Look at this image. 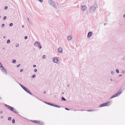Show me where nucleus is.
Instances as JSON below:
<instances>
[{
    "instance_id": "17",
    "label": "nucleus",
    "mask_w": 125,
    "mask_h": 125,
    "mask_svg": "<svg viewBox=\"0 0 125 125\" xmlns=\"http://www.w3.org/2000/svg\"><path fill=\"white\" fill-rule=\"evenodd\" d=\"M16 62V60L13 59L12 61V62L13 63H15Z\"/></svg>"
},
{
    "instance_id": "41",
    "label": "nucleus",
    "mask_w": 125,
    "mask_h": 125,
    "mask_svg": "<svg viewBox=\"0 0 125 125\" xmlns=\"http://www.w3.org/2000/svg\"><path fill=\"white\" fill-rule=\"evenodd\" d=\"M23 70L22 69H21L20 70V71L21 72H23Z\"/></svg>"
},
{
    "instance_id": "31",
    "label": "nucleus",
    "mask_w": 125,
    "mask_h": 125,
    "mask_svg": "<svg viewBox=\"0 0 125 125\" xmlns=\"http://www.w3.org/2000/svg\"><path fill=\"white\" fill-rule=\"evenodd\" d=\"M111 73L112 75L114 74L115 73L113 71H112L111 72Z\"/></svg>"
},
{
    "instance_id": "18",
    "label": "nucleus",
    "mask_w": 125,
    "mask_h": 125,
    "mask_svg": "<svg viewBox=\"0 0 125 125\" xmlns=\"http://www.w3.org/2000/svg\"><path fill=\"white\" fill-rule=\"evenodd\" d=\"M88 112H92L95 111V110H87Z\"/></svg>"
},
{
    "instance_id": "32",
    "label": "nucleus",
    "mask_w": 125,
    "mask_h": 125,
    "mask_svg": "<svg viewBox=\"0 0 125 125\" xmlns=\"http://www.w3.org/2000/svg\"><path fill=\"white\" fill-rule=\"evenodd\" d=\"M13 25V24L12 23H11L9 24V25L10 26H12Z\"/></svg>"
},
{
    "instance_id": "50",
    "label": "nucleus",
    "mask_w": 125,
    "mask_h": 125,
    "mask_svg": "<svg viewBox=\"0 0 125 125\" xmlns=\"http://www.w3.org/2000/svg\"><path fill=\"white\" fill-rule=\"evenodd\" d=\"M123 17L124 18H125V14L123 15Z\"/></svg>"
},
{
    "instance_id": "49",
    "label": "nucleus",
    "mask_w": 125,
    "mask_h": 125,
    "mask_svg": "<svg viewBox=\"0 0 125 125\" xmlns=\"http://www.w3.org/2000/svg\"><path fill=\"white\" fill-rule=\"evenodd\" d=\"M125 71H122V73H125Z\"/></svg>"
},
{
    "instance_id": "12",
    "label": "nucleus",
    "mask_w": 125,
    "mask_h": 125,
    "mask_svg": "<svg viewBox=\"0 0 125 125\" xmlns=\"http://www.w3.org/2000/svg\"><path fill=\"white\" fill-rule=\"evenodd\" d=\"M58 52L60 53H62V49L61 47H59L58 49Z\"/></svg>"
},
{
    "instance_id": "26",
    "label": "nucleus",
    "mask_w": 125,
    "mask_h": 125,
    "mask_svg": "<svg viewBox=\"0 0 125 125\" xmlns=\"http://www.w3.org/2000/svg\"><path fill=\"white\" fill-rule=\"evenodd\" d=\"M36 76V75L34 74H33V75L31 76V77L32 78H34Z\"/></svg>"
},
{
    "instance_id": "56",
    "label": "nucleus",
    "mask_w": 125,
    "mask_h": 125,
    "mask_svg": "<svg viewBox=\"0 0 125 125\" xmlns=\"http://www.w3.org/2000/svg\"><path fill=\"white\" fill-rule=\"evenodd\" d=\"M111 81H113V80L112 79H111Z\"/></svg>"
},
{
    "instance_id": "16",
    "label": "nucleus",
    "mask_w": 125,
    "mask_h": 125,
    "mask_svg": "<svg viewBox=\"0 0 125 125\" xmlns=\"http://www.w3.org/2000/svg\"><path fill=\"white\" fill-rule=\"evenodd\" d=\"M105 106L104 104V103L103 104H100L99 106L100 107H102Z\"/></svg>"
},
{
    "instance_id": "47",
    "label": "nucleus",
    "mask_w": 125,
    "mask_h": 125,
    "mask_svg": "<svg viewBox=\"0 0 125 125\" xmlns=\"http://www.w3.org/2000/svg\"><path fill=\"white\" fill-rule=\"evenodd\" d=\"M2 111H0V114H1L2 113Z\"/></svg>"
},
{
    "instance_id": "43",
    "label": "nucleus",
    "mask_w": 125,
    "mask_h": 125,
    "mask_svg": "<svg viewBox=\"0 0 125 125\" xmlns=\"http://www.w3.org/2000/svg\"><path fill=\"white\" fill-rule=\"evenodd\" d=\"M65 109L66 110H69V109L68 108H65Z\"/></svg>"
},
{
    "instance_id": "6",
    "label": "nucleus",
    "mask_w": 125,
    "mask_h": 125,
    "mask_svg": "<svg viewBox=\"0 0 125 125\" xmlns=\"http://www.w3.org/2000/svg\"><path fill=\"white\" fill-rule=\"evenodd\" d=\"M49 105H50L51 106H53L54 107H57V108H60L61 107L60 106H59V105H56V104H52L50 103Z\"/></svg>"
},
{
    "instance_id": "3",
    "label": "nucleus",
    "mask_w": 125,
    "mask_h": 125,
    "mask_svg": "<svg viewBox=\"0 0 125 125\" xmlns=\"http://www.w3.org/2000/svg\"><path fill=\"white\" fill-rule=\"evenodd\" d=\"M97 5H95L94 6H91L90 8L89 11L91 13H93L95 12L96 8L97 7Z\"/></svg>"
},
{
    "instance_id": "2",
    "label": "nucleus",
    "mask_w": 125,
    "mask_h": 125,
    "mask_svg": "<svg viewBox=\"0 0 125 125\" xmlns=\"http://www.w3.org/2000/svg\"><path fill=\"white\" fill-rule=\"evenodd\" d=\"M5 105L8 109L12 111L13 112H14L16 113H18L17 112L16 110L13 107L6 104H5Z\"/></svg>"
},
{
    "instance_id": "29",
    "label": "nucleus",
    "mask_w": 125,
    "mask_h": 125,
    "mask_svg": "<svg viewBox=\"0 0 125 125\" xmlns=\"http://www.w3.org/2000/svg\"><path fill=\"white\" fill-rule=\"evenodd\" d=\"M11 118L10 117H9L8 118V120L9 121H10L11 120Z\"/></svg>"
},
{
    "instance_id": "15",
    "label": "nucleus",
    "mask_w": 125,
    "mask_h": 125,
    "mask_svg": "<svg viewBox=\"0 0 125 125\" xmlns=\"http://www.w3.org/2000/svg\"><path fill=\"white\" fill-rule=\"evenodd\" d=\"M72 36L71 35H68L67 37V39L68 40L70 41L72 39Z\"/></svg>"
},
{
    "instance_id": "44",
    "label": "nucleus",
    "mask_w": 125,
    "mask_h": 125,
    "mask_svg": "<svg viewBox=\"0 0 125 125\" xmlns=\"http://www.w3.org/2000/svg\"><path fill=\"white\" fill-rule=\"evenodd\" d=\"M21 65L20 64H19L18 65H17V67H19Z\"/></svg>"
},
{
    "instance_id": "51",
    "label": "nucleus",
    "mask_w": 125,
    "mask_h": 125,
    "mask_svg": "<svg viewBox=\"0 0 125 125\" xmlns=\"http://www.w3.org/2000/svg\"><path fill=\"white\" fill-rule=\"evenodd\" d=\"M19 84L21 86H21L22 85L21 84V83H19Z\"/></svg>"
},
{
    "instance_id": "5",
    "label": "nucleus",
    "mask_w": 125,
    "mask_h": 125,
    "mask_svg": "<svg viewBox=\"0 0 125 125\" xmlns=\"http://www.w3.org/2000/svg\"><path fill=\"white\" fill-rule=\"evenodd\" d=\"M120 89H120L114 95L115 97L118 96L119 95H120V94L122 93L123 92L122 90H121L120 91H119V90Z\"/></svg>"
},
{
    "instance_id": "24",
    "label": "nucleus",
    "mask_w": 125,
    "mask_h": 125,
    "mask_svg": "<svg viewBox=\"0 0 125 125\" xmlns=\"http://www.w3.org/2000/svg\"><path fill=\"white\" fill-rule=\"evenodd\" d=\"M24 90L26 87L24 86L23 85H22L21 87Z\"/></svg>"
},
{
    "instance_id": "36",
    "label": "nucleus",
    "mask_w": 125,
    "mask_h": 125,
    "mask_svg": "<svg viewBox=\"0 0 125 125\" xmlns=\"http://www.w3.org/2000/svg\"><path fill=\"white\" fill-rule=\"evenodd\" d=\"M19 43H17L16 44L15 46L16 47H18L19 46Z\"/></svg>"
},
{
    "instance_id": "64",
    "label": "nucleus",
    "mask_w": 125,
    "mask_h": 125,
    "mask_svg": "<svg viewBox=\"0 0 125 125\" xmlns=\"http://www.w3.org/2000/svg\"><path fill=\"white\" fill-rule=\"evenodd\" d=\"M39 99V100H41V101H42V100H41V99Z\"/></svg>"
},
{
    "instance_id": "14",
    "label": "nucleus",
    "mask_w": 125,
    "mask_h": 125,
    "mask_svg": "<svg viewBox=\"0 0 125 125\" xmlns=\"http://www.w3.org/2000/svg\"><path fill=\"white\" fill-rule=\"evenodd\" d=\"M105 106H109L110 104V102H108L104 103Z\"/></svg>"
},
{
    "instance_id": "48",
    "label": "nucleus",
    "mask_w": 125,
    "mask_h": 125,
    "mask_svg": "<svg viewBox=\"0 0 125 125\" xmlns=\"http://www.w3.org/2000/svg\"><path fill=\"white\" fill-rule=\"evenodd\" d=\"M3 118V116H1L0 117V118L1 119H2Z\"/></svg>"
},
{
    "instance_id": "38",
    "label": "nucleus",
    "mask_w": 125,
    "mask_h": 125,
    "mask_svg": "<svg viewBox=\"0 0 125 125\" xmlns=\"http://www.w3.org/2000/svg\"><path fill=\"white\" fill-rule=\"evenodd\" d=\"M8 8V7L7 6H6L5 7H4V9H5V10H6Z\"/></svg>"
},
{
    "instance_id": "59",
    "label": "nucleus",
    "mask_w": 125,
    "mask_h": 125,
    "mask_svg": "<svg viewBox=\"0 0 125 125\" xmlns=\"http://www.w3.org/2000/svg\"><path fill=\"white\" fill-rule=\"evenodd\" d=\"M36 97V98H37L38 99H39L38 98V97Z\"/></svg>"
},
{
    "instance_id": "37",
    "label": "nucleus",
    "mask_w": 125,
    "mask_h": 125,
    "mask_svg": "<svg viewBox=\"0 0 125 125\" xmlns=\"http://www.w3.org/2000/svg\"><path fill=\"white\" fill-rule=\"evenodd\" d=\"M5 26V24H3L1 25V27L3 28Z\"/></svg>"
},
{
    "instance_id": "55",
    "label": "nucleus",
    "mask_w": 125,
    "mask_h": 125,
    "mask_svg": "<svg viewBox=\"0 0 125 125\" xmlns=\"http://www.w3.org/2000/svg\"><path fill=\"white\" fill-rule=\"evenodd\" d=\"M69 84H68L67 85V86L68 87H69Z\"/></svg>"
},
{
    "instance_id": "45",
    "label": "nucleus",
    "mask_w": 125,
    "mask_h": 125,
    "mask_svg": "<svg viewBox=\"0 0 125 125\" xmlns=\"http://www.w3.org/2000/svg\"><path fill=\"white\" fill-rule=\"evenodd\" d=\"M33 66L34 67H35L36 66V65H33Z\"/></svg>"
},
{
    "instance_id": "1",
    "label": "nucleus",
    "mask_w": 125,
    "mask_h": 125,
    "mask_svg": "<svg viewBox=\"0 0 125 125\" xmlns=\"http://www.w3.org/2000/svg\"><path fill=\"white\" fill-rule=\"evenodd\" d=\"M48 2L51 6L53 7L55 9L57 7V3H55L53 0H49Z\"/></svg>"
},
{
    "instance_id": "42",
    "label": "nucleus",
    "mask_w": 125,
    "mask_h": 125,
    "mask_svg": "<svg viewBox=\"0 0 125 125\" xmlns=\"http://www.w3.org/2000/svg\"><path fill=\"white\" fill-rule=\"evenodd\" d=\"M123 59L125 61V55L124 56Z\"/></svg>"
},
{
    "instance_id": "22",
    "label": "nucleus",
    "mask_w": 125,
    "mask_h": 125,
    "mask_svg": "<svg viewBox=\"0 0 125 125\" xmlns=\"http://www.w3.org/2000/svg\"><path fill=\"white\" fill-rule=\"evenodd\" d=\"M38 124H39L41 125H43V123L42 122H40V121L39 123Z\"/></svg>"
},
{
    "instance_id": "25",
    "label": "nucleus",
    "mask_w": 125,
    "mask_h": 125,
    "mask_svg": "<svg viewBox=\"0 0 125 125\" xmlns=\"http://www.w3.org/2000/svg\"><path fill=\"white\" fill-rule=\"evenodd\" d=\"M10 40H7V43L9 44L10 43Z\"/></svg>"
},
{
    "instance_id": "27",
    "label": "nucleus",
    "mask_w": 125,
    "mask_h": 125,
    "mask_svg": "<svg viewBox=\"0 0 125 125\" xmlns=\"http://www.w3.org/2000/svg\"><path fill=\"white\" fill-rule=\"evenodd\" d=\"M115 97L114 95H113L110 98V99H112L113 98H114Z\"/></svg>"
},
{
    "instance_id": "33",
    "label": "nucleus",
    "mask_w": 125,
    "mask_h": 125,
    "mask_svg": "<svg viewBox=\"0 0 125 125\" xmlns=\"http://www.w3.org/2000/svg\"><path fill=\"white\" fill-rule=\"evenodd\" d=\"M7 18V17L6 16H5L3 17V20H6Z\"/></svg>"
},
{
    "instance_id": "60",
    "label": "nucleus",
    "mask_w": 125,
    "mask_h": 125,
    "mask_svg": "<svg viewBox=\"0 0 125 125\" xmlns=\"http://www.w3.org/2000/svg\"><path fill=\"white\" fill-rule=\"evenodd\" d=\"M62 94H64V92H62Z\"/></svg>"
},
{
    "instance_id": "52",
    "label": "nucleus",
    "mask_w": 125,
    "mask_h": 125,
    "mask_svg": "<svg viewBox=\"0 0 125 125\" xmlns=\"http://www.w3.org/2000/svg\"><path fill=\"white\" fill-rule=\"evenodd\" d=\"M45 93H46V92H45V91H44V92H43V93L44 94H45Z\"/></svg>"
},
{
    "instance_id": "61",
    "label": "nucleus",
    "mask_w": 125,
    "mask_h": 125,
    "mask_svg": "<svg viewBox=\"0 0 125 125\" xmlns=\"http://www.w3.org/2000/svg\"><path fill=\"white\" fill-rule=\"evenodd\" d=\"M2 49H4V48H3Z\"/></svg>"
},
{
    "instance_id": "10",
    "label": "nucleus",
    "mask_w": 125,
    "mask_h": 125,
    "mask_svg": "<svg viewBox=\"0 0 125 125\" xmlns=\"http://www.w3.org/2000/svg\"><path fill=\"white\" fill-rule=\"evenodd\" d=\"M82 10L83 11H84L85 10H86L87 9V7L86 5H83L82 6Z\"/></svg>"
},
{
    "instance_id": "21",
    "label": "nucleus",
    "mask_w": 125,
    "mask_h": 125,
    "mask_svg": "<svg viewBox=\"0 0 125 125\" xmlns=\"http://www.w3.org/2000/svg\"><path fill=\"white\" fill-rule=\"evenodd\" d=\"M43 102H44V103H45L47 104L48 105H49V104H50V103H48V102H45V101H43Z\"/></svg>"
},
{
    "instance_id": "35",
    "label": "nucleus",
    "mask_w": 125,
    "mask_h": 125,
    "mask_svg": "<svg viewBox=\"0 0 125 125\" xmlns=\"http://www.w3.org/2000/svg\"><path fill=\"white\" fill-rule=\"evenodd\" d=\"M0 67L1 68H2V67H3L2 64L0 62Z\"/></svg>"
},
{
    "instance_id": "63",
    "label": "nucleus",
    "mask_w": 125,
    "mask_h": 125,
    "mask_svg": "<svg viewBox=\"0 0 125 125\" xmlns=\"http://www.w3.org/2000/svg\"><path fill=\"white\" fill-rule=\"evenodd\" d=\"M39 99V100H41V101H42V100H41V99Z\"/></svg>"
},
{
    "instance_id": "9",
    "label": "nucleus",
    "mask_w": 125,
    "mask_h": 125,
    "mask_svg": "<svg viewBox=\"0 0 125 125\" xmlns=\"http://www.w3.org/2000/svg\"><path fill=\"white\" fill-rule=\"evenodd\" d=\"M24 90L25 91L27 92L29 94H30L32 95V94L31 93V92L30 90L27 89L26 88Z\"/></svg>"
},
{
    "instance_id": "13",
    "label": "nucleus",
    "mask_w": 125,
    "mask_h": 125,
    "mask_svg": "<svg viewBox=\"0 0 125 125\" xmlns=\"http://www.w3.org/2000/svg\"><path fill=\"white\" fill-rule=\"evenodd\" d=\"M31 121L35 123L38 124L39 123L40 121L38 120H31Z\"/></svg>"
},
{
    "instance_id": "23",
    "label": "nucleus",
    "mask_w": 125,
    "mask_h": 125,
    "mask_svg": "<svg viewBox=\"0 0 125 125\" xmlns=\"http://www.w3.org/2000/svg\"><path fill=\"white\" fill-rule=\"evenodd\" d=\"M46 56L45 55H44L42 56V58L43 59H45L46 58Z\"/></svg>"
},
{
    "instance_id": "8",
    "label": "nucleus",
    "mask_w": 125,
    "mask_h": 125,
    "mask_svg": "<svg viewBox=\"0 0 125 125\" xmlns=\"http://www.w3.org/2000/svg\"><path fill=\"white\" fill-rule=\"evenodd\" d=\"M1 70L3 73H5L6 74H7L6 71L3 67L1 68Z\"/></svg>"
},
{
    "instance_id": "57",
    "label": "nucleus",
    "mask_w": 125,
    "mask_h": 125,
    "mask_svg": "<svg viewBox=\"0 0 125 125\" xmlns=\"http://www.w3.org/2000/svg\"><path fill=\"white\" fill-rule=\"evenodd\" d=\"M107 24L106 23H105L104 24V25H106Z\"/></svg>"
},
{
    "instance_id": "62",
    "label": "nucleus",
    "mask_w": 125,
    "mask_h": 125,
    "mask_svg": "<svg viewBox=\"0 0 125 125\" xmlns=\"http://www.w3.org/2000/svg\"><path fill=\"white\" fill-rule=\"evenodd\" d=\"M77 110H74V111H77Z\"/></svg>"
},
{
    "instance_id": "39",
    "label": "nucleus",
    "mask_w": 125,
    "mask_h": 125,
    "mask_svg": "<svg viewBox=\"0 0 125 125\" xmlns=\"http://www.w3.org/2000/svg\"><path fill=\"white\" fill-rule=\"evenodd\" d=\"M39 1L42 3L43 2V0H38Z\"/></svg>"
},
{
    "instance_id": "20",
    "label": "nucleus",
    "mask_w": 125,
    "mask_h": 125,
    "mask_svg": "<svg viewBox=\"0 0 125 125\" xmlns=\"http://www.w3.org/2000/svg\"><path fill=\"white\" fill-rule=\"evenodd\" d=\"M15 122V120L14 119H13L12 120V123L13 124H14Z\"/></svg>"
},
{
    "instance_id": "40",
    "label": "nucleus",
    "mask_w": 125,
    "mask_h": 125,
    "mask_svg": "<svg viewBox=\"0 0 125 125\" xmlns=\"http://www.w3.org/2000/svg\"><path fill=\"white\" fill-rule=\"evenodd\" d=\"M37 69H35L34 70V71L35 72H37Z\"/></svg>"
},
{
    "instance_id": "58",
    "label": "nucleus",
    "mask_w": 125,
    "mask_h": 125,
    "mask_svg": "<svg viewBox=\"0 0 125 125\" xmlns=\"http://www.w3.org/2000/svg\"><path fill=\"white\" fill-rule=\"evenodd\" d=\"M24 27V25H22V28H23V27Z\"/></svg>"
},
{
    "instance_id": "54",
    "label": "nucleus",
    "mask_w": 125,
    "mask_h": 125,
    "mask_svg": "<svg viewBox=\"0 0 125 125\" xmlns=\"http://www.w3.org/2000/svg\"><path fill=\"white\" fill-rule=\"evenodd\" d=\"M3 38H6L5 36H3Z\"/></svg>"
},
{
    "instance_id": "19",
    "label": "nucleus",
    "mask_w": 125,
    "mask_h": 125,
    "mask_svg": "<svg viewBox=\"0 0 125 125\" xmlns=\"http://www.w3.org/2000/svg\"><path fill=\"white\" fill-rule=\"evenodd\" d=\"M61 99L64 101H66V99L65 98L63 97H62L61 98Z\"/></svg>"
},
{
    "instance_id": "7",
    "label": "nucleus",
    "mask_w": 125,
    "mask_h": 125,
    "mask_svg": "<svg viewBox=\"0 0 125 125\" xmlns=\"http://www.w3.org/2000/svg\"><path fill=\"white\" fill-rule=\"evenodd\" d=\"M58 58L57 57H55L53 58V62L56 63L58 61Z\"/></svg>"
},
{
    "instance_id": "4",
    "label": "nucleus",
    "mask_w": 125,
    "mask_h": 125,
    "mask_svg": "<svg viewBox=\"0 0 125 125\" xmlns=\"http://www.w3.org/2000/svg\"><path fill=\"white\" fill-rule=\"evenodd\" d=\"M34 45L35 46L38 47L40 49H41L42 48L40 43L36 41L35 42Z\"/></svg>"
},
{
    "instance_id": "11",
    "label": "nucleus",
    "mask_w": 125,
    "mask_h": 125,
    "mask_svg": "<svg viewBox=\"0 0 125 125\" xmlns=\"http://www.w3.org/2000/svg\"><path fill=\"white\" fill-rule=\"evenodd\" d=\"M93 34V33L91 31L89 32L88 33L87 37L88 38H90L91 36H92Z\"/></svg>"
},
{
    "instance_id": "46",
    "label": "nucleus",
    "mask_w": 125,
    "mask_h": 125,
    "mask_svg": "<svg viewBox=\"0 0 125 125\" xmlns=\"http://www.w3.org/2000/svg\"><path fill=\"white\" fill-rule=\"evenodd\" d=\"M78 111H86V110H78Z\"/></svg>"
},
{
    "instance_id": "28",
    "label": "nucleus",
    "mask_w": 125,
    "mask_h": 125,
    "mask_svg": "<svg viewBox=\"0 0 125 125\" xmlns=\"http://www.w3.org/2000/svg\"><path fill=\"white\" fill-rule=\"evenodd\" d=\"M116 72L117 73H119V71L118 69H116Z\"/></svg>"
},
{
    "instance_id": "34",
    "label": "nucleus",
    "mask_w": 125,
    "mask_h": 125,
    "mask_svg": "<svg viewBox=\"0 0 125 125\" xmlns=\"http://www.w3.org/2000/svg\"><path fill=\"white\" fill-rule=\"evenodd\" d=\"M28 38V37L27 36H25L24 37V39H25V40H26Z\"/></svg>"
},
{
    "instance_id": "53",
    "label": "nucleus",
    "mask_w": 125,
    "mask_h": 125,
    "mask_svg": "<svg viewBox=\"0 0 125 125\" xmlns=\"http://www.w3.org/2000/svg\"><path fill=\"white\" fill-rule=\"evenodd\" d=\"M122 75H119V77H120V76H122Z\"/></svg>"
},
{
    "instance_id": "30",
    "label": "nucleus",
    "mask_w": 125,
    "mask_h": 125,
    "mask_svg": "<svg viewBox=\"0 0 125 125\" xmlns=\"http://www.w3.org/2000/svg\"><path fill=\"white\" fill-rule=\"evenodd\" d=\"M27 19H28V22H29L30 23H31V20H29L28 18H27Z\"/></svg>"
}]
</instances>
